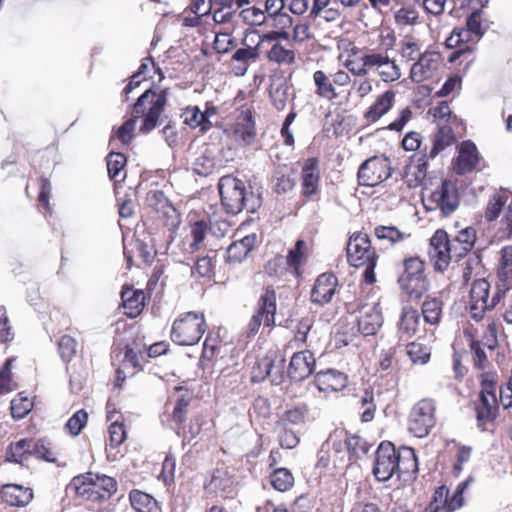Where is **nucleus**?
Segmentation results:
<instances>
[{
    "mask_svg": "<svg viewBox=\"0 0 512 512\" xmlns=\"http://www.w3.org/2000/svg\"><path fill=\"white\" fill-rule=\"evenodd\" d=\"M167 104V91L147 89L141 94L131 108V118L126 120L117 130V138L124 145L133 139V131L137 120L143 117L139 131L143 134L151 132L160 123V116Z\"/></svg>",
    "mask_w": 512,
    "mask_h": 512,
    "instance_id": "f257e3e1",
    "label": "nucleus"
},
{
    "mask_svg": "<svg viewBox=\"0 0 512 512\" xmlns=\"http://www.w3.org/2000/svg\"><path fill=\"white\" fill-rule=\"evenodd\" d=\"M217 187L226 213L236 215L243 210L254 213L262 204L260 194L248 191L244 181L231 174L222 176Z\"/></svg>",
    "mask_w": 512,
    "mask_h": 512,
    "instance_id": "f03ea898",
    "label": "nucleus"
},
{
    "mask_svg": "<svg viewBox=\"0 0 512 512\" xmlns=\"http://www.w3.org/2000/svg\"><path fill=\"white\" fill-rule=\"evenodd\" d=\"M469 249L449 240L445 230L438 229L430 239L428 254L436 271L443 272L450 261H459L467 255Z\"/></svg>",
    "mask_w": 512,
    "mask_h": 512,
    "instance_id": "7ed1b4c3",
    "label": "nucleus"
},
{
    "mask_svg": "<svg viewBox=\"0 0 512 512\" xmlns=\"http://www.w3.org/2000/svg\"><path fill=\"white\" fill-rule=\"evenodd\" d=\"M404 271L398 277L402 291L412 300H418L429 290L430 283L424 273V262L419 257L404 260Z\"/></svg>",
    "mask_w": 512,
    "mask_h": 512,
    "instance_id": "20e7f679",
    "label": "nucleus"
},
{
    "mask_svg": "<svg viewBox=\"0 0 512 512\" xmlns=\"http://www.w3.org/2000/svg\"><path fill=\"white\" fill-rule=\"evenodd\" d=\"M205 329V318L202 313L187 312L174 321L171 329V339L178 345L191 346L198 343Z\"/></svg>",
    "mask_w": 512,
    "mask_h": 512,
    "instance_id": "39448f33",
    "label": "nucleus"
},
{
    "mask_svg": "<svg viewBox=\"0 0 512 512\" xmlns=\"http://www.w3.org/2000/svg\"><path fill=\"white\" fill-rule=\"evenodd\" d=\"M428 193L427 210L439 209L444 217L453 214L459 206L458 190L455 184L448 179H441L440 184L434 189L425 188Z\"/></svg>",
    "mask_w": 512,
    "mask_h": 512,
    "instance_id": "423d86ee",
    "label": "nucleus"
},
{
    "mask_svg": "<svg viewBox=\"0 0 512 512\" xmlns=\"http://www.w3.org/2000/svg\"><path fill=\"white\" fill-rule=\"evenodd\" d=\"M435 402L432 399H422L411 409L409 414V431L418 438L426 437L436 424Z\"/></svg>",
    "mask_w": 512,
    "mask_h": 512,
    "instance_id": "0eeeda50",
    "label": "nucleus"
},
{
    "mask_svg": "<svg viewBox=\"0 0 512 512\" xmlns=\"http://www.w3.org/2000/svg\"><path fill=\"white\" fill-rule=\"evenodd\" d=\"M397 451L390 441H382L379 444L372 468V473L378 482H386L396 474L399 464Z\"/></svg>",
    "mask_w": 512,
    "mask_h": 512,
    "instance_id": "6e6552de",
    "label": "nucleus"
},
{
    "mask_svg": "<svg viewBox=\"0 0 512 512\" xmlns=\"http://www.w3.org/2000/svg\"><path fill=\"white\" fill-rule=\"evenodd\" d=\"M236 480L227 468H215L204 481V490L208 496L232 499L237 493Z\"/></svg>",
    "mask_w": 512,
    "mask_h": 512,
    "instance_id": "1a4fd4ad",
    "label": "nucleus"
},
{
    "mask_svg": "<svg viewBox=\"0 0 512 512\" xmlns=\"http://www.w3.org/2000/svg\"><path fill=\"white\" fill-rule=\"evenodd\" d=\"M276 313V293L275 291L267 287L265 292L260 296L258 301V309L256 313L251 317L248 323V337H254L261 325L270 327L275 323Z\"/></svg>",
    "mask_w": 512,
    "mask_h": 512,
    "instance_id": "9d476101",
    "label": "nucleus"
},
{
    "mask_svg": "<svg viewBox=\"0 0 512 512\" xmlns=\"http://www.w3.org/2000/svg\"><path fill=\"white\" fill-rule=\"evenodd\" d=\"M260 35L246 34L243 39L244 47L237 49L230 60V66L236 76H244L251 63L259 58Z\"/></svg>",
    "mask_w": 512,
    "mask_h": 512,
    "instance_id": "9b49d317",
    "label": "nucleus"
},
{
    "mask_svg": "<svg viewBox=\"0 0 512 512\" xmlns=\"http://www.w3.org/2000/svg\"><path fill=\"white\" fill-rule=\"evenodd\" d=\"M388 158L371 157L359 167L357 177L361 186L375 187L391 176Z\"/></svg>",
    "mask_w": 512,
    "mask_h": 512,
    "instance_id": "f8f14e48",
    "label": "nucleus"
},
{
    "mask_svg": "<svg viewBox=\"0 0 512 512\" xmlns=\"http://www.w3.org/2000/svg\"><path fill=\"white\" fill-rule=\"evenodd\" d=\"M347 260L351 266H364L365 261L378 257L376 252L371 249L370 238L362 232H354L346 246Z\"/></svg>",
    "mask_w": 512,
    "mask_h": 512,
    "instance_id": "ddd939ff",
    "label": "nucleus"
},
{
    "mask_svg": "<svg viewBox=\"0 0 512 512\" xmlns=\"http://www.w3.org/2000/svg\"><path fill=\"white\" fill-rule=\"evenodd\" d=\"M320 171L319 161L315 157L308 158L301 170V193L308 200H316L319 194Z\"/></svg>",
    "mask_w": 512,
    "mask_h": 512,
    "instance_id": "4468645a",
    "label": "nucleus"
},
{
    "mask_svg": "<svg viewBox=\"0 0 512 512\" xmlns=\"http://www.w3.org/2000/svg\"><path fill=\"white\" fill-rule=\"evenodd\" d=\"M315 358L309 350L299 351L291 357L287 376L295 382H301L308 378L314 371Z\"/></svg>",
    "mask_w": 512,
    "mask_h": 512,
    "instance_id": "2eb2a0df",
    "label": "nucleus"
},
{
    "mask_svg": "<svg viewBox=\"0 0 512 512\" xmlns=\"http://www.w3.org/2000/svg\"><path fill=\"white\" fill-rule=\"evenodd\" d=\"M499 410L496 394L489 392L479 393L477 402L475 403V412L477 426L482 430H486V425L496 420Z\"/></svg>",
    "mask_w": 512,
    "mask_h": 512,
    "instance_id": "dca6fc26",
    "label": "nucleus"
},
{
    "mask_svg": "<svg viewBox=\"0 0 512 512\" xmlns=\"http://www.w3.org/2000/svg\"><path fill=\"white\" fill-rule=\"evenodd\" d=\"M440 64V54L437 52L423 53L410 70V78L415 83H421L433 76Z\"/></svg>",
    "mask_w": 512,
    "mask_h": 512,
    "instance_id": "f3484780",
    "label": "nucleus"
},
{
    "mask_svg": "<svg viewBox=\"0 0 512 512\" xmlns=\"http://www.w3.org/2000/svg\"><path fill=\"white\" fill-rule=\"evenodd\" d=\"M236 141L241 145L249 146L256 139L255 121L250 110H242L237 116L233 131Z\"/></svg>",
    "mask_w": 512,
    "mask_h": 512,
    "instance_id": "a211bd4d",
    "label": "nucleus"
},
{
    "mask_svg": "<svg viewBox=\"0 0 512 512\" xmlns=\"http://www.w3.org/2000/svg\"><path fill=\"white\" fill-rule=\"evenodd\" d=\"M481 161V157L476 145L472 141L462 142L459 154L455 163V172L458 175H464L476 169Z\"/></svg>",
    "mask_w": 512,
    "mask_h": 512,
    "instance_id": "6ab92c4d",
    "label": "nucleus"
},
{
    "mask_svg": "<svg viewBox=\"0 0 512 512\" xmlns=\"http://www.w3.org/2000/svg\"><path fill=\"white\" fill-rule=\"evenodd\" d=\"M359 313L357 320L359 332L363 336L375 335L383 324L382 313L378 305L363 306Z\"/></svg>",
    "mask_w": 512,
    "mask_h": 512,
    "instance_id": "aec40b11",
    "label": "nucleus"
},
{
    "mask_svg": "<svg viewBox=\"0 0 512 512\" xmlns=\"http://www.w3.org/2000/svg\"><path fill=\"white\" fill-rule=\"evenodd\" d=\"M337 277L331 273L319 275L311 291V301L323 305L328 303L335 294Z\"/></svg>",
    "mask_w": 512,
    "mask_h": 512,
    "instance_id": "412c9836",
    "label": "nucleus"
},
{
    "mask_svg": "<svg viewBox=\"0 0 512 512\" xmlns=\"http://www.w3.org/2000/svg\"><path fill=\"white\" fill-rule=\"evenodd\" d=\"M314 383L320 392H338L347 386V376L335 369H328L316 373Z\"/></svg>",
    "mask_w": 512,
    "mask_h": 512,
    "instance_id": "4be33fe9",
    "label": "nucleus"
},
{
    "mask_svg": "<svg viewBox=\"0 0 512 512\" xmlns=\"http://www.w3.org/2000/svg\"><path fill=\"white\" fill-rule=\"evenodd\" d=\"M93 479V473L88 472L80 474L72 478L70 483L66 486L65 492L67 495L79 496L89 501L101 500V495L94 492L91 487V481Z\"/></svg>",
    "mask_w": 512,
    "mask_h": 512,
    "instance_id": "5701e85b",
    "label": "nucleus"
},
{
    "mask_svg": "<svg viewBox=\"0 0 512 512\" xmlns=\"http://www.w3.org/2000/svg\"><path fill=\"white\" fill-rule=\"evenodd\" d=\"M2 499L10 506L25 507L33 499V491L29 487L18 484H6L2 487Z\"/></svg>",
    "mask_w": 512,
    "mask_h": 512,
    "instance_id": "b1692460",
    "label": "nucleus"
},
{
    "mask_svg": "<svg viewBox=\"0 0 512 512\" xmlns=\"http://www.w3.org/2000/svg\"><path fill=\"white\" fill-rule=\"evenodd\" d=\"M256 240V234H250L238 241H234L227 249V261L235 263L246 259L248 254L254 248Z\"/></svg>",
    "mask_w": 512,
    "mask_h": 512,
    "instance_id": "393cba45",
    "label": "nucleus"
},
{
    "mask_svg": "<svg viewBox=\"0 0 512 512\" xmlns=\"http://www.w3.org/2000/svg\"><path fill=\"white\" fill-rule=\"evenodd\" d=\"M395 93L392 90L385 91L364 113V117L369 122H376L393 107Z\"/></svg>",
    "mask_w": 512,
    "mask_h": 512,
    "instance_id": "a878e982",
    "label": "nucleus"
},
{
    "mask_svg": "<svg viewBox=\"0 0 512 512\" xmlns=\"http://www.w3.org/2000/svg\"><path fill=\"white\" fill-rule=\"evenodd\" d=\"M399 464L396 474L401 478L403 474L416 475L418 472V459L415 450L411 447L402 446L397 451Z\"/></svg>",
    "mask_w": 512,
    "mask_h": 512,
    "instance_id": "bb28decb",
    "label": "nucleus"
},
{
    "mask_svg": "<svg viewBox=\"0 0 512 512\" xmlns=\"http://www.w3.org/2000/svg\"><path fill=\"white\" fill-rule=\"evenodd\" d=\"M129 500L135 512H162L158 502L151 495L140 490H132Z\"/></svg>",
    "mask_w": 512,
    "mask_h": 512,
    "instance_id": "cd10ccee",
    "label": "nucleus"
},
{
    "mask_svg": "<svg viewBox=\"0 0 512 512\" xmlns=\"http://www.w3.org/2000/svg\"><path fill=\"white\" fill-rule=\"evenodd\" d=\"M455 142V136L450 126L444 125L439 127L432 139V148L428 154L430 159H434L437 155L451 146Z\"/></svg>",
    "mask_w": 512,
    "mask_h": 512,
    "instance_id": "c85d7f7f",
    "label": "nucleus"
},
{
    "mask_svg": "<svg viewBox=\"0 0 512 512\" xmlns=\"http://www.w3.org/2000/svg\"><path fill=\"white\" fill-rule=\"evenodd\" d=\"M181 117L187 126L192 129L199 127L202 133H206L212 127L211 121L207 120V115H203L198 106L186 107Z\"/></svg>",
    "mask_w": 512,
    "mask_h": 512,
    "instance_id": "c756f323",
    "label": "nucleus"
},
{
    "mask_svg": "<svg viewBox=\"0 0 512 512\" xmlns=\"http://www.w3.org/2000/svg\"><path fill=\"white\" fill-rule=\"evenodd\" d=\"M309 413L306 403H298L290 409H287L280 417L278 423L283 427L289 425H303Z\"/></svg>",
    "mask_w": 512,
    "mask_h": 512,
    "instance_id": "7c9ffc66",
    "label": "nucleus"
},
{
    "mask_svg": "<svg viewBox=\"0 0 512 512\" xmlns=\"http://www.w3.org/2000/svg\"><path fill=\"white\" fill-rule=\"evenodd\" d=\"M313 81L316 86V94L324 99L332 101L338 97L332 79L322 70H317L313 74Z\"/></svg>",
    "mask_w": 512,
    "mask_h": 512,
    "instance_id": "2f4dec72",
    "label": "nucleus"
},
{
    "mask_svg": "<svg viewBox=\"0 0 512 512\" xmlns=\"http://www.w3.org/2000/svg\"><path fill=\"white\" fill-rule=\"evenodd\" d=\"M217 160L214 152L205 148L194 160L193 171L199 176H208L216 168Z\"/></svg>",
    "mask_w": 512,
    "mask_h": 512,
    "instance_id": "473e14b6",
    "label": "nucleus"
},
{
    "mask_svg": "<svg viewBox=\"0 0 512 512\" xmlns=\"http://www.w3.org/2000/svg\"><path fill=\"white\" fill-rule=\"evenodd\" d=\"M443 302L438 297H427L422 303V314L426 323L436 325L441 321Z\"/></svg>",
    "mask_w": 512,
    "mask_h": 512,
    "instance_id": "72a5a7b5",
    "label": "nucleus"
},
{
    "mask_svg": "<svg viewBox=\"0 0 512 512\" xmlns=\"http://www.w3.org/2000/svg\"><path fill=\"white\" fill-rule=\"evenodd\" d=\"M91 487L94 492L101 495V500H105L117 491V482L110 476L93 473Z\"/></svg>",
    "mask_w": 512,
    "mask_h": 512,
    "instance_id": "f704fd0d",
    "label": "nucleus"
},
{
    "mask_svg": "<svg viewBox=\"0 0 512 512\" xmlns=\"http://www.w3.org/2000/svg\"><path fill=\"white\" fill-rule=\"evenodd\" d=\"M147 203L150 208L157 213H161L165 217H171V213L176 210L161 190L151 191L147 194Z\"/></svg>",
    "mask_w": 512,
    "mask_h": 512,
    "instance_id": "c9c22d12",
    "label": "nucleus"
},
{
    "mask_svg": "<svg viewBox=\"0 0 512 512\" xmlns=\"http://www.w3.org/2000/svg\"><path fill=\"white\" fill-rule=\"evenodd\" d=\"M30 457V439H21L11 443L6 451L8 462L23 464Z\"/></svg>",
    "mask_w": 512,
    "mask_h": 512,
    "instance_id": "e433bc0d",
    "label": "nucleus"
},
{
    "mask_svg": "<svg viewBox=\"0 0 512 512\" xmlns=\"http://www.w3.org/2000/svg\"><path fill=\"white\" fill-rule=\"evenodd\" d=\"M498 275L503 282V289L509 290L512 286V246H505L501 250Z\"/></svg>",
    "mask_w": 512,
    "mask_h": 512,
    "instance_id": "4c0bfd02",
    "label": "nucleus"
},
{
    "mask_svg": "<svg viewBox=\"0 0 512 512\" xmlns=\"http://www.w3.org/2000/svg\"><path fill=\"white\" fill-rule=\"evenodd\" d=\"M124 308L129 310L130 317H136L143 308L144 294L142 291L126 289L121 292Z\"/></svg>",
    "mask_w": 512,
    "mask_h": 512,
    "instance_id": "58836bf2",
    "label": "nucleus"
},
{
    "mask_svg": "<svg viewBox=\"0 0 512 512\" xmlns=\"http://www.w3.org/2000/svg\"><path fill=\"white\" fill-rule=\"evenodd\" d=\"M344 445L350 455V459H361L369 452L370 443L359 435L347 436Z\"/></svg>",
    "mask_w": 512,
    "mask_h": 512,
    "instance_id": "ea45409f",
    "label": "nucleus"
},
{
    "mask_svg": "<svg viewBox=\"0 0 512 512\" xmlns=\"http://www.w3.org/2000/svg\"><path fill=\"white\" fill-rule=\"evenodd\" d=\"M357 407L362 422L368 423L372 421L376 412V403L373 391L366 389L359 397Z\"/></svg>",
    "mask_w": 512,
    "mask_h": 512,
    "instance_id": "a19ab883",
    "label": "nucleus"
},
{
    "mask_svg": "<svg viewBox=\"0 0 512 512\" xmlns=\"http://www.w3.org/2000/svg\"><path fill=\"white\" fill-rule=\"evenodd\" d=\"M419 321V312L410 306H405L402 309L401 318L399 322V330L402 333L411 336L416 332L419 325Z\"/></svg>",
    "mask_w": 512,
    "mask_h": 512,
    "instance_id": "79ce46f5",
    "label": "nucleus"
},
{
    "mask_svg": "<svg viewBox=\"0 0 512 512\" xmlns=\"http://www.w3.org/2000/svg\"><path fill=\"white\" fill-rule=\"evenodd\" d=\"M31 456L49 463H56L55 453L51 448V444L44 439H30V457Z\"/></svg>",
    "mask_w": 512,
    "mask_h": 512,
    "instance_id": "37998d69",
    "label": "nucleus"
},
{
    "mask_svg": "<svg viewBox=\"0 0 512 512\" xmlns=\"http://www.w3.org/2000/svg\"><path fill=\"white\" fill-rule=\"evenodd\" d=\"M270 483L280 492L289 490L294 484V477L287 468H277L270 474Z\"/></svg>",
    "mask_w": 512,
    "mask_h": 512,
    "instance_id": "c03bdc74",
    "label": "nucleus"
},
{
    "mask_svg": "<svg viewBox=\"0 0 512 512\" xmlns=\"http://www.w3.org/2000/svg\"><path fill=\"white\" fill-rule=\"evenodd\" d=\"M106 159L109 178L115 182L120 181L118 177L126 166V156L121 152H110Z\"/></svg>",
    "mask_w": 512,
    "mask_h": 512,
    "instance_id": "a18cd8bd",
    "label": "nucleus"
},
{
    "mask_svg": "<svg viewBox=\"0 0 512 512\" xmlns=\"http://www.w3.org/2000/svg\"><path fill=\"white\" fill-rule=\"evenodd\" d=\"M406 354L414 364H426L430 360V348L422 343L412 342L406 346Z\"/></svg>",
    "mask_w": 512,
    "mask_h": 512,
    "instance_id": "49530a36",
    "label": "nucleus"
},
{
    "mask_svg": "<svg viewBox=\"0 0 512 512\" xmlns=\"http://www.w3.org/2000/svg\"><path fill=\"white\" fill-rule=\"evenodd\" d=\"M267 58L271 62L278 64H292L295 61V52L291 49H286L280 43H275L267 52Z\"/></svg>",
    "mask_w": 512,
    "mask_h": 512,
    "instance_id": "de8ad7c7",
    "label": "nucleus"
},
{
    "mask_svg": "<svg viewBox=\"0 0 512 512\" xmlns=\"http://www.w3.org/2000/svg\"><path fill=\"white\" fill-rule=\"evenodd\" d=\"M507 200L508 196L505 194H494L487 204L484 214L485 219L489 222L496 220L506 205Z\"/></svg>",
    "mask_w": 512,
    "mask_h": 512,
    "instance_id": "09e8293b",
    "label": "nucleus"
},
{
    "mask_svg": "<svg viewBox=\"0 0 512 512\" xmlns=\"http://www.w3.org/2000/svg\"><path fill=\"white\" fill-rule=\"evenodd\" d=\"M490 285L486 279H477L472 283L470 301L472 303L488 304Z\"/></svg>",
    "mask_w": 512,
    "mask_h": 512,
    "instance_id": "8fccbe9b",
    "label": "nucleus"
},
{
    "mask_svg": "<svg viewBox=\"0 0 512 512\" xmlns=\"http://www.w3.org/2000/svg\"><path fill=\"white\" fill-rule=\"evenodd\" d=\"M449 489L445 486H439L433 496L431 501L429 502L428 507L426 508L427 512H438L439 510H444L447 512V499H448Z\"/></svg>",
    "mask_w": 512,
    "mask_h": 512,
    "instance_id": "3c124183",
    "label": "nucleus"
},
{
    "mask_svg": "<svg viewBox=\"0 0 512 512\" xmlns=\"http://www.w3.org/2000/svg\"><path fill=\"white\" fill-rule=\"evenodd\" d=\"M482 9H474L466 19V28L474 35L475 41H479L485 34L481 23Z\"/></svg>",
    "mask_w": 512,
    "mask_h": 512,
    "instance_id": "603ef678",
    "label": "nucleus"
},
{
    "mask_svg": "<svg viewBox=\"0 0 512 512\" xmlns=\"http://www.w3.org/2000/svg\"><path fill=\"white\" fill-rule=\"evenodd\" d=\"M88 413L84 409L76 411L67 421L65 427L73 436H78L86 426Z\"/></svg>",
    "mask_w": 512,
    "mask_h": 512,
    "instance_id": "864d4df0",
    "label": "nucleus"
},
{
    "mask_svg": "<svg viewBox=\"0 0 512 512\" xmlns=\"http://www.w3.org/2000/svg\"><path fill=\"white\" fill-rule=\"evenodd\" d=\"M270 97L274 107L277 110H283L289 97V86L286 83H281L277 87L272 88Z\"/></svg>",
    "mask_w": 512,
    "mask_h": 512,
    "instance_id": "5fc2aeb1",
    "label": "nucleus"
},
{
    "mask_svg": "<svg viewBox=\"0 0 512 512\" xmlns=\"http://www.w3.org/2000/svg\"><path fill=\"white\" fill-rule=\"evenodd\" d=\"M239 15L242 17L243 21L252 26H260L265 23L266 15L265 11L257 8L250 7L247 9H243Z\"/></svg>",
    "mask_w": 512,
    "mask_h": 512,
    "instance_id": "6e6d98bb",
    "label": "nucleus"
},
{
    "mask_svg": "<svg viewBox=\"0 0 512 512\" xmlns=\"http://www.w3.org/2000/svg\"><path fill=\"white\" fill-rule=\"evenodd\" d=\"M375 235L379 240H387L391 244L404 239V234L394 226H378L375 228Z\"/></svg>",
    "mask_w": 512,
    "mask_h": 512,
    "instance_id": "4d7b16f0",
    "label": "nucleus"
},
{
    "mask_svg": "<svg viewBox=\"0 0 512 512\" xmlns=\"http://www.w3.org/2000/svg\"><path fill=\"white\" fill-rule=\"evenodd\" d=\"M214 262L209 256L198 258L195 265L191 268V273H197L200 277L210 279L213 275Z\"/></svg>",
    "mask_w": 512,
    "mask_h": 512,
    "instance_id": "13d9d810",
    "label": "nucleus"
},
{
    "mask_svg": "<svg viewBox=\"0 0 512 512\" xmlns=\"http://www.w3.org/2000/svg\"><path fill=\"white\" fill-rule=\"evenodd\" d=\"M237 45V40L229 33H218L215 37L213 48L217 53L229 52Z\"/></svg>",
    "mask_w": 512,
    "mask_h": 512,
    "instance_id": "bf43d9fd",
    "label": "nucleus"
},
{
    "mask_svg": "<svg viewBox=\"0 0 512 512\" xmlns=\"http://www.w3.org/2000/svg\"><path fill=\"white\" fill-rule=\"evenodd\" d=\"M14 359L8 358L0 369V393L12 391V363Z\"/></svg>",
    "mask_w": 512,
    "mask_h": 512,
    "instance_id": "052dcab7",
    "label": "nucleus"
},
{
    "mask_svg": "<svg viewBox=\"0 0 512 512\" xmlns=\"http://www.w3.org/2000/svg\"><path fill=\"white\" fill-rule=\"evenodd\" d=\"M77 343L74 338L69 335H63L58 343V349L61 358L68 362L76 353Z\"/></svg>",
    "mask_w": 512,
    "mask_h": 512,
    "instance_id": "680f3d73",
    "label": "nucleus"
},
{
    "mask_svg": "<svg viewBox=\"0 0 512 512\" xmlns=\"http://www.w3.org/2000/svg\"><path fill=\"white\" fill-rule=\"evenodd\" d=\"M190 405V400L184 396L180 397L173 409L172 412V420L178 425L181 426L187 417L188 407Z\"/></svg>",
    "mask_w": 512,
    "mask_h": 512,
    "instance_id": "e2e57ef3",
    "label": "nucleus"
},
{
    "mask_svg": "<svg viewBox=\"0 0 512 512\" xmlns=\"http://www.w3.org/2000/svg\"><path fill=\"white\" fill-rule=\"evenodd\" d=\"M207 232V225L204 221H196L191 226V236L193 238L192 243L190 244V248L195 251L199 248V245L205 239Z\"/></svg>",
    "mask_w": 512,
    "mask_h": 512,
    "instance_id": "0e129e2a",
    "label": "nucleus"
},
{
    "mask_svg": "<svg viewBox=\"0 0 512 512\" xmlns=\"http://www.w3.org/2000/svg\"><path fill=\"white\" fill-rule=\"evenodd\" d=\"M452 241L459 244V246H464L466 249L471 250L476 241V230L472 227H466L459 231Z\"/></svg>",
    "mask_w": 512,
    "mask_h": 512,
    "instance_id": "69168bd1",
    "label": "nucleus"
},
{
    "mask_svg": "<svg viewBox=\"0 0 512 512\" xmlns=\"http://www.w3.org/2000/svg\"><path fill=\"white\" fill-rule=\"evenodd\" d=\"M126 439V431L123 423L115 421L109 426V441L111 447H117Z\"/></svg>",
    "mask_w": 512,
    "mask_h": 512,
    "instance_id": "338daca9",
    "label": "nucleus"
},
{
    "mask_svg": "<svg viewBox=\"0 0 512 512\" xmlns=\"http://www.w3.org/2000/svg\"><path fill=\"white\" fill-rule=\"evenodd\" d=\"M32 403L27 398L11 401V414L15 419L24 418L31 410Z\"/></svg>",
    "mask_w": 512,
    "mask_h": 512,
    "instance_id": "774afa93",
    "label": "nucleus"
}]
</instances>
